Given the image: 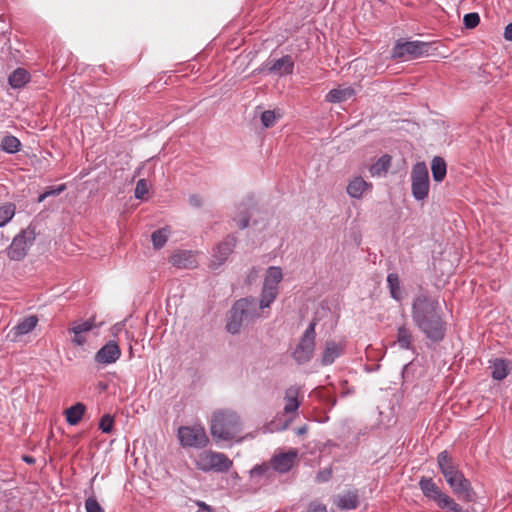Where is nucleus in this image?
<instances>
[{"instance_id": "nucleus-1", "label": "nucleus", "mask_w": 512, "mask_h": 512, "mask_svg": "<svg viewBox=\"0 0 512 512\" xmlns=\"http://www.w3.org/2000/svg\"><path fill=\"white\" fill-rule=\"evenodd\" d=\"M411 316L414 325L432 342H440L446 334V322L436 298L426 293L417 295L412 302Z\"/></svg>"}, {"instance_id": "nucleus-2", "label": "nucleus", "mask_w": 512, "mask_h": 512, "mask_svg": "<svg viewBox=\"0 0 512 512\" xmlns=\"http://www.w3.org/2000/svg\"><path fill=\"white\" fill-rule=\"evenodd\" d=\"M242 423L237 412L231 409H219L213 412L210 432L216 441H231L239 437Z\"/></svg>"}, {"instance_id": "nucleus-3", "label": "nucleus", "mask_w": 512, "mask_h": 512, "mask_svg": "<svg viewBox=\"0 0 512 512\" xmlns=\"http://www.w3.org/2000/svg\"><path fill=\"white\" fill-rule=\"evenodd\" d=\"M257 301L253 297H247L235 302L231 311L226 329L231 334H237L244 323L253 322L260 317L257 309Z\"/></svg>"}, {"instance_id": "nucleus-4", "label": "nucleus", "mask_w": 512, "mask_h": 512, "mask_svg": "<svg viewBox=\"0 0 512 512\" xmlns=\"http://www.w3.org/2000/svg\"><path fill=\"white\" fill-rule=\"evenodd\" d=\"M195 465L203 472L223 473L230 470L233 462L224 453L206 450L198 454Z\"/></svg>"}, {"instance_id": "nucleus-5", "label": "nucleus", "mask_w": 512, "mask_h": 512, "mask_svg": "<svg viewBox=\"0 0 512 512\" xmlns=\"http://www.w3.org/2000/svg\"><path fill=\"white\" fill-rule=\"evenodd\" d=\"M35 239L36 228L30 224L13 238L12 243L7 249L8 257L14 261L22 260L27 255Z\"/></svg>"}, {"instance_id": "nucleus-6", "label": "nucleus", "mask_w": 512, "mask_h": 512, "mask_svg": "<svg viewBox=\"0 0 512 512\" xmlns=\"http://www.w3.org/2000/svg\"><path fill=\"white\" fill-rule=\"evenodd\" d=\"M316 322L313 320L305 332L303 333L298 345L296 346L292 356L298 364H304L309 362L314 354L315 350V338H316Z\"/></svg>"}, {"instance_id": "nucleus-7", "label": "nucleus", "mask_w": 512, "mask_h": 512, "mask_svg": "<svg viewBox=\"0 0 512 512\" xmlns=\"http://www.w3.org/2000/svg\"><path fill=\"white\" fill-rule=\"evenodd\" d=\"M429 174L424 162H417L411 170V190L413 197L422 201L429 194Z\"/></svg>"}, {"instance_id": "nucleus-8", "label": "nucleus", "mask_w": 512, "mask_h": 512, "mask_svg": "<svg viewBox=\"0 0 512 512\" xmlns=\"http://www.w3.org/2000/svg\"><path fill=\"white\" fill-rule=\"evenodd\" d=\"M431 44L422 41H397L392 49L393 58H405L411 59L428 56L430 55Z\"/></svg>"}, {"instance_id": "nucleus-9", "label": "nucleus", "mask_w": 512, "mask_h": 512, "mask_svg": "<svg viewBox=\"0 0 512 512\" xmlns=\"http://www.w3.org/2000/svg\"><path fill=\"white\" fill-rule=\"evenodd\" d=\"M178 437L183 447L203 448L209 442L202 426H182L178 429Z\"/></svg>"}, {"instance_id": "nucleus-10", "label": "nucleus", "mask_w": 512, "mask_h": 512, "mask_svg": "<svg viewBox=\"0 0 512 512\" xmlns=\"http://www.w3.org/2000/svg\"><path fill=\"white\" fill-rule=\"evenodd\" d=\"M452 492L462 501L472 502L475 499L476 493L471 485V482L464 476L462 471L454 474L453 476L445 479Z\"/></svg>"}, {"instance_id": "nucleus-11", "label": "nucleus", "mask_w": 512, "mask_h": 512, "mask_svg": "<svg viewBox=\"0 0 512 512\" xmlns=\"http://www.w3.org/2000/svg\"><path fill=\"white\" fill-rule=\"evenodd\" d=\"M298 458V451L290 449L287 452H280L275 454L270 461L274 471L279 473H286L292 469L296 464Z\"/></svg>"}, {"instance_id": "nucleus-12", "label": "nucleus", "mask_w": 512, "mask_h": 512, "mask_svg": "<svg viewBox=\"0 0 512 512\" xmlns=\"http://www.w3.org/2000/svg\"><path fill=\"white\" fill-rule=\"evenodd\" d=\"M419 488L423 495L428 499L436 503L439 507L448 494L444 493L440 487L430 477H421L419 480Z\"/></svg>"}, {"instance_id": "nucleus-13", "label": "nucleus", "mask_w": 512, "mask_h": 512, "mask_svg": "<svg viewBox=\"0 0 512 512\" xmlns=\"http://www.w3.org/2000/svg\"><path fill=\"white\" fill-rule=\"evenodd\" d=\"M121 356V349L117 342L110 340L103 347H101L95 354V361L99 364H112L115 363Z\"/></svg>"}, {"instance_id": "nucleus-14", "label": "nucleus", "mask_w": 512, "mask_h": 512, "mask_svg": "<svg viewBox=\"0 0 512 512\" xmlns=\"http://www.w3.org/2000/svg\"><path fill=\"white\" fill-rule=\"evenodd\" d=\"M236 241V237L229 235L217 245L213 254L215 265H222L228 259L229 255L233 252Z\"/></svg>"}, {"instance_id": "nucleus-15", "label": "nucleus", "mask_w": 512, "mask_h": 512, "mask_svg": "<svg viewBox=\"0 0 512 512\" xmlns=\"http://www.w3.org/2000/svg\"><path fill=\"white\" fill-rule=\"evenodd\" d=\"M437 464L444 479H447L461 471L458 463L447 451H442L438 454Z\"/></svg>"}, {"instance_id": "nucleus-16", "label": "nucleus", "mask_w": 512, "mask_h": 512, "mask_svg": "<svg viewBox=\"0 0 512 512\" xmlns=\"http://www.w3.org/2000/svg\"><path fill=\"white\" fill-rule=\"evenodd\" d=\"M344 351L345 344L343 342L327 341L322 354L321 364L323 366L331 365Z\"/></svg>"}, {"instance_id": "nucleus-17", "label": "nucleus", "mask_w": 512, "mask_h": 512, "mask_svg": "<svg viewBox=\"0 0 512 512\" xmlns=\"http://www.w3.org/2000/svg\"><path fill=\"white\" fill-rule=\"evenodd\" d=\"M370 189H372V184L357 176L349 181L346 191L350 197L360 199L365 191Z\"/></svg>"}, {"instance_id": "nucleus-18", "label": "nucleus", "mask_w": 512, "mask_h": 512, "mask_svg": "<svg viewBox=\"0 0 512 512\" xmlns=\"http://www.w3.org/2000/svg\"><path fill=\"white\" fill-rule=\"evenodd\" d=\"M294 61L290 55H285L276 60L271 66L267 68L269 73L277 74L279 76L288 75L293 72Z\"/></svg>"}, {"instance_id": "nucleus-19", "label": "nucleus", "mask_w": 512, "mask_h": 512, "mask_svg": "<svg viewBox=\"0 0 512 512\" xmlns=\"http://www.w3.org/2000/svg\"><path fill=\"white\" fill-rule=\"evenodd\" d=\"M355 95V90L351 86H339L328 92L325 100L329 103H341L347 101Z\"/></svg>"}, {"instance_id": "nucleus-20", "label": "nucleus", "mask_w": 512, "mask_h": 512, "mask_svg": "<svg viewBox=\"0 0 512 512\" xmlns=\"http://www.w3.org/2000/svg\"><path fill=\"white\" fill-rule=\"evenodd\" d=\"M274 476V469L270 463H263L256 465L250 471V477L257 484H262L269 481Z\"/></svg>"}, {"instance_id": "nucleus-21", "label": "nucleus", "mask_w": 512, "mask_h": 512, "mask_svg": "<svg viewBox=\"0 0 512 512\" xmlns=\"http://www.w3.org/2000/svg\"><path fill=\"white\" fill-rule=\"evenodd\" d=\"M299 393L300 388L297 386H291L286 389L284 397L285 406L283 408L284 413H295L298 410L300 406V402L298 400Z\"/></svg>"}, {"instance_id": "nucleus-22", "label": "nucleus", "mask_w": 512, "mask_h": 512, "mask_svg": "<svg viewBox=\"0 0 512 512\" xmlns=\"http://www.w3.org/2000/svg\"><path fill=\"white\" fill-rule=\"evenodd\" d=\"M512 368L511 362L502 358H496L491 361V375L495 380H503L509 374Z\"/></svg>"}, {"instance_id": "nucleus-23", "label": "nucleus", "mask_w": 512, "mask_h": 512, "mask_svg": "<svg viewBox=\"0 0 512 512\" xmlns=\"http://www.w3.org/2000/svg\"><path fill=\"white\" fill-rule=\"evenodd\" d=\"M414 337L412 331L406 326L401 325L397 329L396 343L401 349L413 350Z\"/></svg>"}, {"instance_id": "nucleus-24", "label": "nucleus", "mask_w": 512, "mask_h": 512, "mask_svg": "<svg viewBox=\"0 0 512 512\" xmlns=\"http://www.w3.org/2000/svg\"><path fill=\"white\" fill-rule=\"evenodd\" d=\"M170 261L178 268H192L196 265L195 257L190 251H179L171 256Z\"/></svg>"}, {"instance_id": "nucleus-25", "label": "nucleus", "mask_w": 512, "mask_h": 512, "mask_svg": "<svg viewBox=\"0 0 512 512\" xmlns=\"http://www.w3.org/2000/svg\"><path fill=\"white\" fill-rule=\"evenodd\" d=\"M37 323L38 318L35 315L22 319L12 330L14 333V339L31 332L36 327Z\"/></svg>"}, {"instance_id": "nucleus-26", "label": "nucleus", "mask_w": 512, "mask_h": 512, "mask_svg": "<svg viewBox=\"0 0 512 512\" xmlns=\"http://www.w3.org/2000/svg\"><path fill=\"white\" fill-rule=\"evenodd\" d=\"M29 80V72L24 68H17L9 75L8 83L12 88L18 89L25 86Z\"/></svg>"}, {"instance_id": "nucleus-27", "label": "nucleus", "mask_w": 512, "mask_h": 512, "mask_svg": "<svg viewBox=\"0 0 512 512\" xmlns=\"http://www.w3.org/2000/svg\"><path fill=\"white\" fill-rule=\"evenodd\" d=\"M335 504L341 510H352L355 509L359 504L358 494L356 492L349 491L344 495H340L335 500Z\"/></svg>"}, {"instance_id": "nucleus-28", "label": "nucleus", "mask_w": 512, "mask_h": 512, "mask_svg": "<svg viewBox=\"0 0 512 512\" xmlns=\"http://www.w3.org/2000/svg\"><path fill=\"white\" fill-rule=\"evenodd\" d=\"M85 411H86V406L83 403H80V402L76 403L75 405L66 409V411H65L66 421L70 425H77L81 421Z\"/></svg>"}, {"instance_id": "nucleus-29", "label": "nucleus", "mask_w": 512, "mask_h": 512, "mask_svg": "<svg viewBox=\"0 0 512 512\" xmlns=\"http://www.w3.org/2000/svg\"><path fill=\"white\" fill-rule=\"evenodd\" d=\"M279 294V289L274 288L273 286H268L263 284L262 292H261V299L259 301V308L265 309L270 307L271 303L274 302V300L277 298Z\"/></svg>"}, {"instance_id": "nucleus-30", "label": "nucleus", "mask_w": 512, "mask_h": 512, "mask_svg": "<svg viewBox=\"0 0 512 512\" xmlns=\"http://www.w3.org/2000/svg\"><path fill=\"white\" fill-rule=\"evenodd\" d=\"M431 171L434 181L441 182L444 180L447 172L446 162L442 157L435 156L432 159Z\"/></svg>"}, {"instance_id": "nucleus-31", "label": "nucleus", "mask_w": 512, "mask_h": 512, "mask_svg": "<svg viewBox=\"0 0 512 512\" xmlns=\"http://www.w3.org/2000/svg\"><path fill=\"white\" fill-rule=\"evenodd\" d=\"M390 166H391V156L385 154V155L381 156L376 161V163L371 165L369 172L372 176H381V175L387 173Z\"/></svg>"}, {"instance_id": "nucleus-32", "label": "nucleus", "mask_w": 512, "mask_h": 512, "mask_svg": "<svg viewBox=\"0 0 512 512\" xmlns=\"http://www.w3.org/2000/svg\"><path fill=\"white\" fill-rule=\"evenodd\" d=\"M387 285L390 295L393 299L400 301L403 297L400 286V279L396 273H390L387 276Z\"/></svg>"}, {"instance_id": "nucleus-33", "label": "nucleus", "mask_w": 512, "mask_h": 512, "mask_svg": "<svg viewBox=\"0 0 512 512\" xmlns=\"http://www.w3.org/2000/svg\"><path fill=\"white\" fill-rule=\"evenodd\" d=\"M283 279V273L280 267L271 266L267 269V273L264 279L265 285L273 286L278 288L279 283Z\"/></svg>"}, {"instance_id": "nucleus-34", "label": "nucleus", "mask_w": 512, "mask_h": 512, "mask_svg": "<svg viewBox=\"0 0 512 512\" xmlns=\"http://www.w3.org/2000/svg\"><path fill=\"white\" fill-rule=\"evenodd\" d=\"M16 212V206L14 203L6 202L0 204V227L5 226L11 221Z\"/></svg>"}, {"instance_id": "nucleus-35", "label": "nucleus", "mask_w": 512, "mask_h": 512, "mask_svg": "<svg viewBox=\"0 0 512 512\" xmlns=\"http://www.w3.org/2000/svg\"><path fill=\"white\" fill-rule=\"evenodd\" d=\"M21 143L19 139L13 135H7L1 140L0 148L10 154L20 150Z\"/></svg>"}, {"instance_id": "nucleus-36", "label": "nucleus", "mask_w": 512, "mask_h": 512, "mask_svg": "<svg viewBox=\"0 0 512 512\" xmlns=\"http://www.w3.org/2000/svg\"><path fill=\"white\" fill-rule=\"evenodd\" d=\"M169 235V230L167 228H162L154 231L152 233V242L155 249L162 248L167 242Z\"/></svg>"}, {"instance_id": "nucleus-37", "label": "nucleus", "mask_w": 512, "mask_h": 512, "mask_svg": "<svg viewBox=\"0 0 512 512\" xmlns=\"http://www.w3.org/2000/svg\"><path fill=\"white\" fill-rule=\"evenodd\" d=\"M95 327H96L95 319H94V317H92L83 323L74 324L69 329V331L72 332L73 334H85V333L91 331Z\"/></svg>"}, {"instance_id": "nucleus-38", "label": "nucleus", "mask_w": 512, "mask_h": 512, "mask_svg": "<svg viewBox=\"0 0 512 512\" xmlns=\"http://www.w3.org/2000/svg\"><path fill=\"white\" fill-rule=\"evenodd\" d=\"M441 509H446L449 512H466L463 508L449 495L445 498L442 504L439 506Z\"/></svg>"}, {"instance_id": "nucleus-39", "label": "nucleus", "mask_w": 512, "mask_h": 512, "mask_svg": "<svg viewBox=\"0 0 512 512\" xmlns=\"http://www.w3.org/2000/svg\"><path fill=\"white\" fill-rule=\"evenodd\" d=\"M114 425V419L111 415L105 414L101 417L99 422V429L106 434H109L112 432Z\"/></svg>"}, {"instance_id": "nucleus-40", "label": "nucleus", "mask_w": 512, "mask_h": 512, "mask_svg": "<svg viewBox=\"0 0 512 512\" xmlns=\"http://www.w3.org/2000/svg\"><path fill=\"white\" fill-rule=\"evenodd\" d=\"M278 118L279 115H276L275 112L271 110L264 111L261 114V122L265 128L272 127Z\"/></svg>"}, {"instance_id": "nucleus-41", "label": "nucleus", "mask_w": 512, "mask_h": 512, "mask_svg": "<svg viewBox=\"0 0 512 512\" xmlns=\"http://www.w3.org/2000/svg\"><path fill=\"white\" fill-rule=\"evenodd\" d=\"M148 193V184L145 179H140L135 187L134 195L137 199H145L146 194Z\"/></svg>"}, {"instance_id": "nucleus-42", "label": "nucleus", "mask_w": 512, "mask_h": 512, "mask_svg": "<svg viewBox=\"0 0 512 512\" xmlns=\"http://www.w3.org/2000/svg\"><path fill=\"white\" fill-rule=\"evenodd\" d=\"M65 189H66L65 184H61L57 187H51L47 191H45L44 193L39 195L38 202L40 203V202L44 201L49 196H57V195L61 194Z\"/></svg>"}, {"instance_id": "nucleus-43", "label": "nucleus", "mask_w": 512, "mask_h": 512, "mask_svg": "<svg viewBox=\"0 0 512 512\" xmlns=\"http://www.w3.org/2000/svg\"><path fill=\"white\" fill-rule=\"evenodd\" d=\"M463 22L466 28L473 29L479 24L480 17L478 13H468L464 15Z\"/></svg>"}, {"instance_id": "nucleus-44", "label": "nucleus", "mask_w": 512, "mask_h": 512, "mask_svg": "<svg viewBox=\"0 0 512 512\" xmlns=\"http://www.w3.org/2000/svg\"><path fill=\"white\" fill-rule=\"evenodd\" d=\"M239 211V219L234 218V221L237 222V225L239 226L240 229H244L248 227L250 217L248 215L247 209L245 207H242V205L239 206Z\"/></svg>"}, {"instance_id": "nucleus-45", "label": "nucleus", "mask_w": 512, "mask_h": 512, "mask_svg": "<svg viewBox=\"0 0 512 512\" xmlns=\"http://www.w3.org/2000/svg\"><path fill=\"white\" fill-rule=\"evenodd\" d=\"M85 508L87 512H104L103 508L94 497H89L85 501Z\"/></svg>"}, {"instance_id": "nucleus-46", "label": "nucleus", "mask_w": 512, "mask_h": 512, "mask_svg": "<svg viewBox=\"0 0 512 512\" xmlns=\"http://www.w3.org/2000/svg\"><path fill=\"white\" fill-rule=\"evenodd\" d=\"M332 476V470L330 468H325L318 472L316 476L317 482H326L328 481Z\"/></svg>"}, {"instance_id": "nucleus-47", "label": "nucleus", "mask_w": 512, "mask_h": 512, "mask_svg": "<svg viewBox=\"0 0 512 512\" xmlns=\"http://www.w3.org/2000/svg\"><path fill=\"white\" fill-rule=\"evenodd\" d=\"M307 512H327L326 506L318 503V502H312L309 505Z\"/></svg>"}, {"instance_id": "nucleus-48", "label": "nucleus", "mask_w": 512, "mask_h": 512, "mask_svg": "<svg viewBox=\"0 0 512 512\" xmlns=\"http://www.w3.org/2000/svg\"><path fill=\"white\" fill-rule=\"evenodd\" d=\"M72 342L77 346H82L86 343V337L84 334H74Z\"/></svg>"}, {"instance_id": "nucleus-49", "label": "nucleus", "mask_w": 512, "mask_h": 512, "mask_svg": "<svg viewBox=\"0 0 512 512\" xmlns=\"http://www.w3.org/2000/svg\"><path fill=\"white\" fill-rule=\"evenodd\" d=\"M189 203L194 207H200L203 203L202 198L199 195H191L189 198Z\"/></svg>"}, {"instance_id": "nucleus-50", "label": "nucleus", "mask_w": 512, "mask_h": 512, "mask_svg": "<svg viewBox=\"0 0 512 512\" xmlns=\"http://www.w3.org/2000/svg\"><path fill=\"white\" fill-rule=\"evenodd\" d=\"M504 38L507 41H512V22L506 26L504 31Z\"/></svg>"}, {"instance_id": "nucleus-51", "label": "nucleus", "mask_w": 512, "mask_h": 512, "mask_svg": "<svg viewBox=\"0 0 512 512\" xmlns=\"http://www.w3.org/2000/svg\"><path fill=\"white\" fill-rule=\"evenodd\" d=\"M197 504H198V506H199L202 510H205V511H207V512H211V511H212L211 506L207 505V504H206V503H204V502L199 501V502H197Z\"/></svg>"}, {"instance_id": "nucleus-52", "label": "nucleus", "mask_w": 512, "mask_h": 512, "mask_svg": "<svg viewBox=\"0 0 512 512\" xmlns=\"http://www.w3.org/2000/svg\"><path fill=\"white\" fill-rule=\"evenodd\" d=\"M307 430H308L307 426H306V425H304V426L299 427V428L297 429V434H298V435H303V434H305V433L307 432Z\"/></svg>"}, {"instance_id": "nucleus-53", "label": "nucleus", "mask_w": 512, "mask_h": 512, "mask_svg": "<svg viewBox=\"0 0 512 512\" xmlns=\"http://www.w3.org/2000/svg\"><path fill=\"white\" fill-rule=\"evenodd\" d=\"M23 459L27 463H33L34 462V459L31 456H24Z\"/></svg>"}, {"instance_id": "nucleus-54", "label": "nucleus", "mask_w": 512, "mask_h": 512, "mask_svg": "<svg viewBox=\"0 0 512 512\" xmlns=\"http://www.w3.org/2000/svg\"><path fill=\"white\" fill-rule=\"evenodd\" d=\"M380 2H384V0H379Z\"/></svg>"}, {"instance_id": "nucleus-55", "label": "nucleus", "mask_w": 512, "mask_h": 512, "mask_svg": "<svg viewBox=\"0 0 512 512\" xmlns=\"http://www.w3.org/2000/svg\"><path fill=\"white\" fill-rule=\"evenodd\" d=\"M197 512H200V511H197Z\"/></svg>"}]
</instances>
